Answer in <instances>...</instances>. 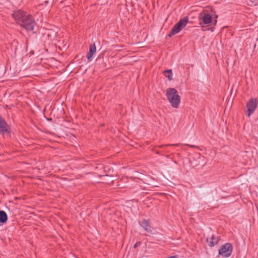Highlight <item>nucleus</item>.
I'll return each mask as SVG.
<instances>
[{"label": "nucleus", "mask_w": 258, "mask_h": 258, "mask_svg": "<svg viewBox=\"0 0 258 258\" xmlns=\"http://www.w3.org/2000/svg\"><path fill=\"white\" fill-rule=\"evenodd\" d=\"M96 48L95 43L91 45L89 47V51L87 53L86 57L88 60H90L94 54L96 52Z\"/></svg>", "instance_id": "obj_11"}, {"label": "nucleus", "mask_w": 258, "mask_h": 258, "mask_svg": "<svg viewBox=\"0 0 258 258\" xmlns=\"http://www.w3.org/2000/svg\"><path fill=\"white\" fill-rule=\"evenodd\" d=\"M232 246L229 243L222 245L219 249V254L224 257H227L231 255L232 251Z\"/></svg>", "instance_id": "obj_4"}, {"label": "nucleus", "mask_w": 258, "mask_h": 258, "mask_svg": "<svg viewBox=\"0 0 258 258\" xmlns=\"http://www.w3.org/2000/svg\"><path fill=\"white\" fill-rule=\"evenodd\" d=\"M165 77L168 78L169 80H172V74H167L165 75Z\"/></svg>", "instance_id": "obj_13"}, {"label": "nucleus", "mask_w": 258, "mask_h": 258, "mask_svg": "<svg viewBox=\"0 0 258 258\" xmlns=\"http://www.w3.org/2000/svg\"><path fill=\"white\" fill-rule=\"evenodd\" d=\"M140 225L147 232L152 233V228L149 220L143 219L139 222Z\"/></svg>", "instance_id": "obj_8"}, {"label": "nucleus", "mask_w": 258, "mask_h": 258, "mask_svg": "<svg viewBox=\"0 0 258 258\" xmlns=\"http://www.w3.org/2000/svg\"><path fill=\"white\" fill-rule=\"evenodd\" d=\"M27 15L24 11L19 10L13 13V17L16 22L20 25L21 23V21H23Z\"/></svg>", "instance_id": "obj_6"}, {"label": "nucleus", "mask_w": 258, "mask_h": 258, "mask_svg": "<svg viewBox=\"0 0 258 258\" xmlns=\"http://www.w3.org/2000/svg\"><path fill=\"white\" fill-rule=\"evenodd\" d=\"M9 126L6 121L0 116V133L4 134L8 132Z\"/></svg>", "instance_id": "obj_9"}, {"label": "nucleus", "mask_w": 258, "mask_h": 258, "mask_svg": "<svg viewBox=\"0 0 258 258\" xmlns=\"http://www.w3.org/2000/svg\"><path fill=\"white\" fill-rule=\"evenodd\" d=\"M166 95L171 105L173 108H178L180 103V97L177 90L174 88H168L166 90Z\"/></svg>", "instance_id": "obj_2"}, {"label": "nucleus", "mask_w": 258, "mask_h": 258, "mask_svg": "<svg viewBox=\"0 0 258 258\" xmlns=\"http://www.w3.org/2000/svg\"><path fill=\"white\" fill-rule=\"evenodd\" d=\"M220 240L219 236H215L212 235L211 237L207 239V242L210 247H213L218 243Z\"/></svg>", "instance_id": "obj_10"}, {"label": "nucleus", "mask_w": 258, "mask_h": 258, "mask_svg": "<svg viewBox=\"0 0 258 258\" xmlns=\"http://www.w3.org/2000/svg\"><path fill=\"white\" fill-rule=\"evenodd\" d=\"M200 24L202 25L201 29L202 31L211 30L213 32V25H215L217 23V20H215L213 22L212 20V16L210 14H201L200 16Z\"/></svg>", "instance_id": "obj_1"}, {"label": "nucleus", "mask_w": 258, "mask_h": 258, "mask_svg": "<svg viewBox=\"0 0 258 258\" xmlns=\"http://www.w3.org/2000/svg\"><path fill=\"white\" fill-rule=\"evenodd\" d=\"M188 23V18L185 17L180 20L172 28L170 32H179Z\"/></svg>", "instance_id": "obj_5"}, {"label": "nucleus", "mask_w": 258, "mask_h": 258, "mask_svg": "<svg viewBox=\"0 0 258 258\" xmlns=\"http://www.w3.org/2000/svg\"><path fill=\"white\" fill-rule=\"evenodd\" d=\"M175 33H169L168 37H171L172 36H173Z\"/></svg>", "instance_id": "obj_17"}, {"label": "nucleus", "mask_w": 258, "mask_h": 258, "mask_svg": "<svg viewBox=\"0 0 258 258\" xmlns=\"http://www.w3.org/2000/svg\"><path fill=\"white\" fill-rule=\"evenodd\" d=\"M166 146H183V144H169V145H167Z\"/></svg>", "instance_id": "obj_15"}, {"label": "nucleus", "mask_w": 258, "mask_h": 258, "mask_svg": "<svg viewBox=\"0 0 258 258\" xmlns=\"http://www.w3.org/2000/svg\"><path fill=\"white\" fill-rule=\"evenodd\" d=\"M257 106V101L256 98L251 99L246 104L248 111V116H249L253 113Z\"/></svg>", "instance_id": "obj_7"}, {"label": "nucleus", "mask_w": 258, "mask_h": 258, "mask_svg": "<svg viewBox=\"0 0 258 258\" xmlns=\"http://www.w3.org/2000/svg\"><path fill=\"white\" fill-rule=\"evenodd\" d=\"M164 74L166 75L167 74H172L171 70H165L164 72Z\"/></svg>", "instance_id": "obj_16"}, {"label": "nucleus", "mask_w": 258, "mask_h": 258, "mask_svg": "<svg viewBox=\"0 0 258 258\" xmlns=\"http://www.w3.org/2000/svg\"><path fill=\"white\" fill-rule=\"evenodd\" d=\"M25 18L21 21L20 25L25 29L27 31H32L34 27L36 26V23L31 15H27Z\"/></svg>", "instance_id": "obj_3"}, {"label": "nucleus", "mask_w": 258, "mask_h": 258, "mask_svg": "<svg viewBox=\"0 0 258 258\" xmlns=\"http://www.w3.org/2000/svg\"><path fill=\"white\" fill-rule=\"evenodd\" d=\"M8 218L7 213L3 210H0V223L4 224L8 221Z\"/></svg>", "instance_id": "obj_12"}, {"label": "nucleus", "mask_w": 258, "mask_h": 258, "mask_svg": "<svg viewBox=\"0 0 258 258\" xmlns=\"http://www.w3.org/2000/svg\"><path fill=\"white\" fill-rule=\"evenodd\" d=\"M141 244V242L140 241H139V242H137V243H136L134 245V248H136L138 246H139V245H140Z\"/></svg>", "instance_id": "obj_14"}]
</instances>
